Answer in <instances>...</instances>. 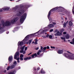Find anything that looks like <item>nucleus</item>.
Masks as SVG:
<instances>
[{"instance_id": "2f4dec72", "label": "nucleus", "mask_w": 74, "mask_h": 74, "mask_svg": "<svg viewBox=\"0 0 74 74\" xmlns=\"http://www.w3.org/2000/svg\"><path fill=\"white\" fill-rule=\"evenodd\" d=\"M13 64H14L13 65H16V61H14V62H13Z\"/></svg>"}, {"instance_id": "69168bd1", "label": "nucleus", "mask_w": 74, "mask_h": 74, "mask_svg": "<svg viewBox=\"0 0 74 74\" xmlns=\"http://www.w3.org/2000/svg\"><path fill=\"white\" fill-rule=\"evenodd\" d=\"M65 19H67V18H65Z\"/></svg>"}, {"instance_id": "4d7b16f0", "label": "nucleus", "mask_w": 74, "mask_h": 74, "mask_svg": "<svg viewBox=\"0 0 74 74\" xmlns=\"http://www.w3.org/2000/svg\"><path fill=\"white\" fill-rule=\"evenodd\" d=\"M26 44H29V42H26Z\"/></svg>"}, {"instance_id": "8fccbe9b", "label": "nucleus", "mask_w": 74, "mask_h": 74, "mask_svg": "<svg viewBox=\"0 0 74 74\" xmlns=\"http://www.w3.org/2000/svg\"><path fill=\"white\" fill-rule=\"evenodd\" d=\"M57 31H58V30L57 29H56L55 31V33H56V32H57Z\"/></svg>"}, {"instance_id": "5fc2aeb1", "label": "nucleus", "mask_w": 74, "mask_h": 74, "mask_svg": "<svg viewBox=\"0 0 74 74\" xmlns=\"http://www.w3.org/2000/svg\"><path fill=\"white\" fill-rule=\"evenodd\" d=\"M10 1H14V0H9Z\"/></svg>"}, {"instance_id": "6e6d98bb", "label": "nucleus", "mask_w": 74, "mask_h": 74, "mask_svg": "<svg viewBox=\"0 0 74 74\" xmlns=\"http://www.w3.org/2000/svg\"><path fill=\"white\" fill-rule=\"evenodd\" d=\"M9 33V32H6V34H8Z\"/></svg>"}, {"instance_id": "13d9d810", "label": "nucleus", "mask_w": 74, "mask_h": 74, "mask_svg": "<svg viewBox=\"0 0 74 74\" xmlns=\"http://www.w3.org/2000/svg\"><path fill=\"white\" fill-rule=\"evenodd\" d=\"M4 72V73H5L6 72V70H5Z\"/></svg>"}, {"instance_id": "aec40b11", "label": "nucleus", "mask_w": 74, "mask_h": 74, "mask_svg": "<svg viewBox=\"0 0 74 74\" xmlns=\"http://www.w3.org/2000/svg\"><path fill=\"white\" fill-rule=\"evenodd\" d=\"M65 37L66 39H69V35L68 34H67L66 35Z\"/></svg>"}, {"instance_id": "a18cd8bd", "label": "nucleus", "mask_w": 74, "mask_h": 74, "mask_svg": "<svg viewBox=\"0 0 74 74\" xmlns=\"http://www.w3.org/2000/svg\"><path fill=\"white\" fill-rule=\"evenodd\" d=\"M46 37H49V35L48 34H47L46 36Z\"/></svg>"}, {"instance_id": "1a4fd4ad", "label": "nucleus", "mask_w": 74, "mask_h": 74, "mask_svg": "<svg viewBox=\"0 0 74 74\" xmlns=\"http://www.w3.org/2000/svg\"><path fill=\"white\" fill-rule=\"evenodd\" d=\"M18 20V18H15L12 20L11 22L12 23H14L16 22Z\"/></svg>"}, {"instance_id": "bf43d9fd", "label": "nucleus", "mask_w": 74, "mask_h": 74, "mask_svg": "<svg viewBox=\"0 0 74 74\" xmlns=\"http://www.w3.org/2000/svg\"><path fill=\"white\" fill-rule=\"evenodd\" d=\"M50 51H53V50L52 49H50Z\"/></svg>"}, {"instance_id": "412c9836", "label": "nucleus", "mask_w": 74, "mask_h": 74, "mask_svg": "<svg viewBox=\"0 0 74 74\" xmlns=\"http://www.w3.org/2000/svg\"><path fill=\"white\" fill-rule=\"evenodd\" d=\"M35 42H34V44L36 45H37L38 44V43H37V41L38 40H37V39H35Z\"/></svg>"}, {"instance_id": "0eeeda50", "label": "nucleus", "mask_w": 74, "mask_h": 74, "mask_svg": "<svg viewBox=\"0 0 74 74\" xmlns=\"http://www.w3.org/2000/svg\"><path fill=\"white\" fill-rule=\"evenodd\" d=\"M19 52H17L16 53L14 56V58L15 59H16L17 60H19Z\"/></svg>"}, {"instance_id": "f03ea898", "label": "nucleus", "mask_w": 74, "mask_h": 74, "mask_svg": "<svg viewBox=\"0 0 74 74\" xmlns=\"http://www.w3.org/2000/svg\"><path fill=\"white\" fill-rule=\"evenodd\" d=\"M54 27V25H53V24H50L48 25L47 27L44 28L43 30H40L41 32V33L40 34H44L45 32H47L49 29H50L52 27Z\"/></svg>"}, {"instance_id": "f704fd0d", "label": "nucleus", "mask_w": 74, "mask_h": 74, "mask_svg": "<svg viewBox=\"0 0 74 74\" xmlns=\"http://www.w3.org/2000/svg\"><path fill=\"white\" fill-rule=\"evenodd\" d=\"M49 38L51 39V38H52V35H49Z\"/></svg>"}, {"instance_id": "9b49d317", "label": "nucleus", "mask_w": 74, "mask_h": 74, "mask_svg": "<svg viewBox=\"0 0 74 74\" xmlns=\"http://www.w3.org/2000/svg\"><path fill=\"white\" fill-rule=\"evenodd\" d=\"M8 60L9 62H11L12 60V56H10Z\"/></svg>"}, {"instance_id": "f3484780", "label": "nucleus", "mask_w": 74, "mask_h": 74, "mask_svg": "<svg viewBox=\"0 0 74 74\" xmlns=\"http://www.w3.org/2000/svg\"><path fill=\"white\" fill-rule=\"evenodd\" d=\"M41 52H42V50L41 49L39 50L38 51V52L37 53V55H40V53H41Z\"/></svg>"}, {"instance_id": "79ce46f5", "label": "nucleus", "mask_w": 74, "mask_h": 74, "mask_svg": "<svg viewBox=\"0 0 74 74\" xmlns=\"http://www.w3.org/2000/svg\"><path fill=\"white\" fill-rule=\"evenodd\" d=\"M67 33H66V32H63V34H66Z\"/></svg>"}, {"instance_id": "3c124183", "label": "nucleus", "mask_w": 74, "mask_h": 74, "mask_svg": "<svg viewBox=\"0 0 74 74\" xmlns=\"http://www.w3.org/2000/svg\"><path fill=\"white\" fill-rule=\"evenodd\" d=\"M34 70L35 71L36 70V68H34Z\"/></svg>"}, {"instance_id": "864d4df0", "label": "nucleus", "mask_w": 74, "mask_h": 74, "mask_svg": "<svg viewBox=\"0 0 74 74\" xmlns=\"http://www.w3.org/2000/svg\"><path fill=\"white\" fill-rule=\"evenodd\" d=\"M40 69V68H37V70H38Z\"/></svg>"}, {"instance_id": "0e129e2a", "label": "nucleus", "mask_w": 74, "mask_h": 74, "mask_svg": "<svg viewBox=\"0 0 74 74\" xmlns=\"http://www.w3.org/2000/svg\"><path fill=\"white\" fill-rule=\"evenodd\" d=\"M68 41H70V40H68Z\"/></svg>"}, {"instance_id": "4c0bfd02", "label": "nucleus", "mask_w": 74, "mask_h": 74, "mask_svg": "<svg viewBox=\"0 0 74 74\" xmlns=\"http://www.w3.org/2000/svg\"><path fill=\"white\" fill-rule=\"evenodd\" d=\"M1 25L0 24V30H1V29H3V28L1 27Z\"/></svg>"}, {"instance_id": "a19ab883", "label": "nucleus", "mask_w": 74, "mask_h": 74, "mask_svg": "<svg viewBox=\"0 0 74 74\" xmlns=\"http://www.w3.org/2000/svg\"><path fill=\"white\" fill-rule=\"evenodd\" d=\"M41 50H43V47L41 46Z\"/></svg>"}, {"instance_id": "774afa93", "label": "nucleus", "mask_w": 74, "mask_h": 74, "mask_svg": "<svg viewBox=\"0 0 74 74\" xmlns=\"http://www.w3.org/2000/svg\"><path fill=\"white\" fill-rule=\"evenodd\" d=\"M0 12H1V11H2V10H1V11H0Z\"/></svg>"}, {"instance_id": "680f3d73", "label": "nucleus", "mask_w": 74, "mask_h": 74, "mask_svg": "<svg viewBox=\"0 0 74 74\" xmlns=\"http://www.w3.org/2000/svg\"><path fill=\"white\" fill-rule=\"evenodd\" d=\"M31 54H32V53H30L29 55H31Z\"/></svg>"}, {"instance_id": "f8f14e48", "label": "nucleus", "mask_w": 74, "mask_h": 74, "mask_svg": "<svg viewBox=\"0 0 74 74\" xmlns=\"http://www.w3.org/2000/svg\"><path fill=\"white\" fill-rule=\"evenodd\" d=\"M57 53L59 54H61V53H63V51L62 50H59L57 52Z\"/></svg>"}, {"instance_id": "39448f33", "label": "nucleus", "mask_w": 74, "mask_h": 74, "mask_svg": "<svg viewBox=\"0 0 74 74\" xmlns=\"http://www.w3.org/2000/svg\"><path fill=\"white\" fill-rule=\"evenodd\" d=\"M27 15V14L26 13H24L23 15L21 16L20 18V23H23V22L26 19V16Z\"/></svg>"}, {"instance_id": "7c9ffc66", "label": "nucleus", "mask_w": 74, "mask_h": 74, "mask_svg": "<svg viewBox=\"0 0 74 74\" xmlns=\"http://www.w3.org/2000/svg\"><path fill=\"white\" fill-rule=\"evenodd\" d=\"M64 29H62L61 30H60V32L61 33H62L63 32H64Z\"/></svg>"}, {"instance_id": "49530a36", "label": "nucleus", "mask_w": 74, "mask_h": 74, "mask_svg": "<svg viewBox=\"0 0 74 74\" xmlns=\"http://www.w3.org/2000/svg\"><path fill=\"white\" fill-rule=\"evenodd\" d=\"M42 37L43 38H46V37L45 36H42Z\"/></svg>"}, {"instance_id": "423d86ee", "label": "nucleus", "mask_w": 74, "mask_h": 74, "mask_svg": "<svg viewBox=\"0 0 74 74\" xmlns=\"http://www.w3.org/2000/svg\"><path fill=\"white\" fill-rule=\"evenodd\" d=\"M25 47V46H24L23 47H21L20 48L21 50L20 51V53H22L23 54H25L26 53V51L27 49V47H26L25 48V51H24V49Z\"/></svg>"}, {"instance_id": "dca6fc26", "label": "nucleus", "mask_w": 74, "mask_h": 74, "mask_svg": "<svg viewBox=\"0 0 74 74\" xmlns=\"http://www.w3.org/2000/svg\"><path fill=\"white\" fill-rule=\"evenodd\" d=\"M15 66V65H12L10 67V69H14V68Z\"/></svg>"}, {"instance_id": "bb28decb", "label": "nucleus", "mask_w": 74, "mask_h": 74, "mask_svg": "<svg viewBox=\"0 0 74 74\" xmlns=\"http://www.w3.org/2000/svg\"><path fill=\"white\" fill-rule=\"evenodd\" d=\"M38 32L37 33L34 34V35H35V36H38V35H40V34H38Z\"/></svg>"}, {"instance_id": "e433bc0d", "label": "nucleus", "mask_w": 74, "mask_h": 74, "mask_svg": "<svg viewBox=\"0 0 74 74\" xmlns=\"http://www.w3.org/2000/svg\"><path fill=\"white\" fill-rule=\"evenodd\" d=\"M20 60H23V58H20Z\"/></svg>"}, {"instance_id": "f257e3e1", "label": "nucleus", "mask_w": 74, "mask_h": 74, "mask_svg": "<svg viewBox=\"0 0 74 74\" xmlns=\"http://www.w3.org/2000/svg\"><path fill=\"white\" fill-rule=\"evenodd\" d=\"M67 52L68 53H64L63 54L64 56L69 59H74V54H73L69 51H67Z\"/></svg>"}, {"instance_id": "4468645a", "label": "nucleus", "mask_w": 74, "mask_h": 74, "mask_svg": "<svg viewBox=\"0 0 74 74\" xmlns=\"http://www.w3.org/2000/svg\"><path fill=\"white\" fill-rule=\"evenodd\" d=\"M31 58H31V57H29L25 58L24 59V60H27V59H28V60H29V59H30Z\"/></svg>"}, {"instance_id": "2eb2a0df", "label": "nucleus", "mask_w": 74, "mask_h": 74, "mask_svg": "<svg viewBox=\"0 0 74 74\" xmlns=\"http://www.w3.org/2000/svg\"><path fill=\"white\" fill-rule=\"evenodd\" d=\"M16 73V71L15 70H14L12 72H10L8 74H14V73Z\"/></svg>"}, {"instance_id": "cd10ccee", "label": "nucleus", "mask_w": 74, "mask_h": 74, "mask_svg": "<svg viewBox=\"0 0 74 74\" xmlns=\"http://www.w3.org/2000/svg\"><path fill=\"white\" fill-rule=\"evenodd\" d=\"M57 33H58V34H60V36H61L62 35V33H60V32H59V31L57 32Z\"/></svg>"}, {"instance_id": "7ed1b4c3", "label": "nucleus", "mask_w": 74, "mask_h": 74, "mask_svg": "<svg viewBox=\"0 0 74 74\" xmlns=\"http://www.w3.org/2000/svg\"><path fill=\"white\" fill-rule=\"evenodd\" d=\"M29 35H27L25 37V39L23 40V41L21 42H19L18 43V49H19V46L20 45V46H21V45H22L23 44H26V43H24V42H26L28 40H29Z\"/></svg>"}, {"instance_id": "c9c22d12", "label": "nucleus", "mask_w": 74, "mask_h": 74, "mask_svg": "<svg viewBox=\"0 0 74 74\" xmlns=\"http://www.w3.org/2000/svg\"><path fill=\"white\" fill-rule=\"evenodd\" d=\"M51 48L52 49H55V47L53 46H51Z\"/></svg>"}, {"instance_id": "603ef678", "label": "nucleus", "mask_w": 74, "mask_h": 74, "mask_svg": "<svg viewBox=\"0 0 74 74\" xmlns=\"http://www.w3.org/2000/svg\"><path fill=\"white\" fill-rule=\"evenodd\" d=\"M66 23V24H67V23H68V21H67L66 23Z\"/></svg>"}, {"instance_id": "6e6552de", "label": "nucleus", "mask_w": 74, "mask_h": 74, "mask_svg": "<svg viewBox=\"0 0 74 74\" xmlns=\"http://www.w3.org/2000/svg\"><path fill=\"white\" fill-rule=\"evenodd\" d=\"M2 25L3 26H10L11 24V23L9 21H7L5 23L4 21L2 23Z\"/></svg>"}, {"instance_id": "37998d69", "label": "nucleus", "mask_w": 74, "mask_h": 74, "mask_svg": "<svg viewBox=\"0 0 74 74\" xmlns=\"http://www.w3.org/2000/svg\"><path fill=\"white\" fill-rule=\"evenodd\" d=\"M47 49H49V46H47Z\"/></svg>"}, {"instance_id": "e2e57ef3", "label": "nucleus", "mask_w": 74, "mask_h": 74, "mask_svg": "<svg viewBox=\"0 0 74 74\" xmlns=\"http://www.w3.org/2000/svg\"><path fill=\"white\" fill-rule=\"evenodd\" d=\"M35 74H37V73L35 72Z\"/></svg>"}, {"instance_id": "20e7f679", "label": "nucleus", "mask_w": 74, "mask_h": 74, "mask_svg": "<svg viewBox=\"0 0 74 74\" xmlns=\"http://www.w3.org/2000/svg\"><path fill=\"white\" fill-rule=\"evenodd\" d=\"M58 7H56L55 8L51 9L49 12L48 17V19H49V21L50 22V23H52V19L51 18L49 17V16H50V15H51V12H53V11H56L57 10H58Z\"/></svg>"}, {"instance_id": "4be33fe9", "label": "nucleus", "mask_w": 74, "mask_h": 74, "mask_svg": "<svg viewBox=\"0 0 74 74\" xmlns=\"http://www.w3.org/2000/svg\"><path fill=\"white\" fill-rule=\"evenodd\" d=\"M61 39H62V40H64V41H66V40H65V39H66V38H65V37H61Z\"/></svg>"}, {"instance_id": "c85d7f7f", "label": "nucleus", "mask_w": 74, "mask_h": 74, "mask_svg": "<svg viewBox=\"0 0 74 74\" xmlns=\"http://www.w3.org/2000/svg\"><path fill=\"white\" fill-rule=\"evenodd\" d=\"M32 40H29V44H31V42H32Z\"/></svg>"}, {"instance_id": "de8ad7c7", "label": "nucleus", "mask_w": 74, "mask_h": 74, "mask_svg": "<svg viewBox=\"0 0 74 74\" xmlns=\"http://www.w3.org/2000/svg\"><path fill=\"white\" fill-rule=\"evenodd\" d=\"M52 23H53L54 25H56V23H55V22H53Z\"/></svg>"}, {"instance_id": "a211bd4d", "label": "nucleus", "mask_w": 74, "mask_h": 74, "mask_svg": "<svg viewBox=\"0 0 74 74\" xmlns=\"http://www.w3.org/2000/svg\"><path fill=\"white\" fill-rule=\"evenodd\" d=\"M3 10L5 11L6 10H10V8L9 7H7L6 8H4L3 9Z\"/></svg>"}, {"instance_id": "052dcab7", "label": "nucleus", "mask_w": 74, "mask_h": 74, "mask_svg": "<svg viewBox=\"0 0 74 74\" xmlns=\"http://www.w3.org/2000/svg\"><path fill=\"white\" fill-rule=\"evenodd\" d=\"M32 43H33H33H34V41H33V42H32Z\"/></svg>"}, {"instance_id": "9d476101", "label": "nucleus", "mask_w": 74, "mask_h": 74, "mask_svg": "<svg viewBox=\"0 0 74 74\" xmlns=\"http://www.w3.org/2000/svg\"><path fill=\"white\" fill-rule=\"evenodd\" d=\"M23 12H24L23 10H19L17 12V15L18 16H20V15L22 14Z\"/></svg>"}, {"instance_id": "338daca9", "label": "nucleus", "mask_w": 74, "mask_h": 74, "mask_svg": "<svg viewBox=\"0 0 74 74\" xmlns=\"http://www.w3.org/2000/svg\"><path fill=\"white\" fill-rule=\"evenodd\" d=\"M63 21H62V23H63Z\"/></svg>"}, {"instance_id": "72a5a7b5", "label": "nucleus", "mask_w": 74, "mask_h": 74, "mask_svg": "<svg viewBox=\"0 0 74 74\" xmlns=\"http://www.w3.org/2000/svg\"><path fill=\"white\" fill-rule=\"evenodd\" d=\"M20 58H23V55L21 54L20 55Z\"/></svg>"}, {"instance_id": "ea45409f", "label": "nucleus", "mask_w": 74, "mask_h": 74, "mask_svg": "<svg viewBox=\"0 0 74 74\" xmlns=\"http://www.w3.org/2000/svg\"><path fill=\"white\" fill-rule=\"evenodd\" d=\"M53 29H51L50 30V32H53Z\"/></svg>"}, {"instance_id": "c03bdc74", "label": "nucleus", "mask_w": 74, "mask_h": 74, "mask_svg": "<svg viewBox=\"0 0 74 74\" xmlns=\"http://www.w3.org/2000/svg\"><path fill=\"white\" fill-rule=\"evenodd\" d=\"M39 49V48H38V47L36 48V50H38V49Z\"/></svg>"}, {"instance_id": "473e14b6", "label": "nucleus", "mask_w": 74, "mask_h": 74, "mask_svg": "<svg viewBox=\"0 0 74 74\" xmlns=\"http://www.w3.org/2000/svg\"><path fill=\"white\" fill-rule=\"evenodd\" d=\"M41 73H42V74H44L45 73V71H42L41 70Z\"/></svg>"}, {"instance_id": "5701e85b", "label": "nucleus", "mask_w": 74, "mask_h": 74, "mask_svg": "<svg viewBox=\"0 0 74 74\" xmlns=\"http://www.w3.org/2000/svg\"><path fill=\"white\" fill-rule=\"evenodd\" d=\"M12 11H16V7L15 8H14L12 9Z\"/></svg>"}, {"instance_id": "b1692460", "label": "nucleus", "mask_w": 74, "mask_h": 74, "mask_svg": "<svg viewBox=\"0 0 74 74\" xmlns=\"http://www.w3.org/2000/svg\"><path fill=\"white\" fill-rule=\"evenodd\" d=\"M70 43L71 44H74V38L73 39V42H70Z\"/></svg>"}, {"instance_id": "a878e982", "label": "nucleus", "mask_w": 74, "mask_h": 74, "mask_svg": "<svg viewBox=\"0 0 74 74\" xmlns=\"http://www.w3.org/2000/svg\"><path fill=\"white\" fill-rule=\"evenodd\" d=\"M63 27L65 28L66 27V23H64L63 24Z\"/></svg>"}, {"instance_id": "09e8293b", "label": "nucleus", "mask_w": 74, "mask_h": 74, "mask_svg": "<svg viewBox=\"0 0 74 74\" xmlns=\"http://www.w3.org/2000/svg\"><path fill=\"white\" fill-rule=\"evenodd\" d=\"M17 62L18 63H19L20 62V61L19 60H17Z\"/></svg>"}, {"instance_id": "ddd939ff", "label": "nucleus", "mask_w": 74, "mask_h": 74, "mask_svg": "<svg viewBox=\"0 0 74 74\" xmlns=\"http://www.w3.org/2000/svg\"><path fill=\"white\" fill-rule=\"evenodd\" d=\"M37 56V54L35 53L34 54H33L32 56H31L32 58H34L35 57L34 56H35V57H36Z\"/></svg>"}, {"instance_id": "c756f323", "label": "nucleus", "mask_w": 74, "mask_h": 74, "mask_svg": "<svg viewBox=\"0 0 74 74\" xmlns=\"http://www.w3.org/2000/svg\"><path fill=\"white\" fill-rule=\"evenodd\" d=\"M47 49V47H45L43 49V51H44V50H46Z\"/></svg>"}, {"instance_id": "58836bf2", "label": "nucleus", "mask_w": 74, "mask_h": 74, "mask_svg": "<svg viewBox=\"0 0 74 74\" xmlns=\"http://www.w3.org/2000/svg\"><path fill=\"white\" fill-rule=\"evenodd\" d=\"M10 69V66H8V68L7 69V70H9V69Z\"/></svg>"}, {"instance_id": "393cba45", "label": "nucleus", "mask_w": 74, "mask_h": 74, "mask_svg": "<svg viewBox=\"0 0 74 74\" xmlns=\"http://www.w3.org/2000/svg\"><path fill=\"white\" fill-rule=\"evenodd\" d=\"M55 35L56 36H60V34H58V33H56L55 34Z\"/></svg>"}, {"instance_id": "6ab92c4d", "label": "nucleus", "mask_w": 74, "mask_h": 74, "mask_svg": "<svg viewBox=\"0 0 74 74\" xmlns=\"http://www.w3.org/2000/svg\"><path fill=\"white\" fill-rule=\"evenodd\" d=\"M69 26H72V25H73V23L70 21H69Z\"/></svg>"}]
</instances>
